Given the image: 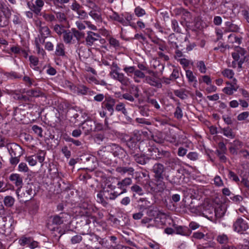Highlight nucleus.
Returning a JSON list of instances; mask_svg holds the SVG:
<instances>
[{"label": "nucleus", "instance_id": "obj_32", "mask_svg": "<svg viewBox=\"0 0 249 249\" xmlns=\"http://www.w3.org/2000/svg\"><path fill=\"white\" fill-rule=\"evenodd\" d=\"M71 31L72 32L73 37H74L78 41H79L81 39L84 38L85 33L83 32L79 31L74 28H71Z\"/></svg>", "mask_w": 249, "mask_h": 249}, {"label": "nucleus", "instance_id": "obj_16", "mask_svg": "<svg viewBox=\"0 0 249 249\" xmlns=\"http://www.w3.org/2000/svg\"><path fill=\"white\" fill-rule=\"evenodd\" d=\"M237 80L234 79L233 82L231 84H230L227 82V84L230 85L229 87H227L223 89V91L228 95H232L234 91H236L239 86L236 84Z\"/></svg>", "mask_w": 249, "mask_h": 249}, {"label": "nucleus", "instance_id": "obj_53", "mask_svg": "<svg viewBox=\"0 0 249 249\" xmlns=\"http://www.w3.org/2000/svg\"><path fill=\"white\" fill-rule=\"evenodd\" d=\"M217 241L221 244H226L228 242L229 239L226 234H223L217 236Z\"/></svg>", "mask_w": 249, "mask_h": 249}, {"label": "nucleus", "instance_id": "obj_31", "mask_svg": "<svg viewBox=\"0 0 249 249\" xmlns=\"http://www.w3.org/2000/svg\"><path fill=\"white\" fill-rule=\"evenodd\" d=\"M145 74L142 71L136 69L134 74L133 79L136 83H140L141 82L140 79H145Z\"/></svg>", "mask_w": 249, "mask_h": 249}, {"label": "nucleus", "instance_id": "obj_45", "mask_svg": "<svg viewBox=\"0 0 249 249\" xmlns=\"http://www.w3.org/2000/svg\"><path fill=\"white\" fill-rule=\"evenodd\" d=\"M163 223L161 221L159 217H156L154 219H152V222L148 224L147 228H149L151 226H155L156 227H160L163 225Z\"/></svg>", "mask_w": 249, "mask_h": 249}, {"label": "nucleus", "instance_id": "obj_33", "mask_svg": "<svg viewBox=\"0 0 249 249\" xmlns=\"http://www.w3.org/2000/svg\"><path fill=\"white\" fill-rule=\"evenodd\" d=\"M155 184L158 188L159 192H162L165 188V183L163 181L164 178H154Z\"/></svg>", "mask_w": 249, "mask_h": 249}, {"label": "nucleus", "instance_id": "obj_17", "mask_svg": "<svg viewBox=\"0 0 249 249\" xmlns=\"http://www.w3.org/2000/svg\"><path fill=\"white\" fill-rule=\"evenodd\" d=\"M95 126V123L91 120L86 121L82 124V129L85 131L86 135L93 131Z\"/></svg>", "mask_w": 249, "mask_h": 249}, {"label": "nucleus", "instance_id": "obj_14", "mask_svg": "<svg viewBox=\"0 0 249 249\" xmlns=\"http://www.w3.org/2000/svg\"><path fill=\"white\" fill-rule=\"evenodd\" d=\"M136 140V138L132 137L130 138L126 142V145L130 150V154L131 155L136 152L139 151V145Z\"/></svg>", "mask_w": 249, "mask_h": 249}, {"label": "nucleus", "instance_id": "obj_38", "mask_svg": "<svg viewBox=\"0 0 249 249\" xmlns=\"http://www.w3.org/2000/svg\"><path fill=\"white\" fill-rule=\"evenodd\" d=\"M89 15L97 22H102V19L100 14L97 13L96 9H92L89 13Z\"/></svg>", "mask_w": 249, "mask_h": 249}, {"label": "nucleus", "instance_id": "obj_60", "mask_svg": "<svg viewBox=\"0 0 249 249\" xmlns=\"http://www.w3.org/2000/svg\"><path fill=\"white\" fill-rule=\"evenodd\" d=\"M135 15L138 17H142L145 15L146 13L145 10L140 6H137L134 10Z\"/></svg>", "mask_w": 249, "mask_h": 249}, {"label": "nucleus", "instance_id": "obj_21", "mask_svg": "<svg viewBox=\"0 0 249 249\" xmlns=\"http://www.w3.org/2000/svg\"><path fill=\"white\" fill-rule=\"evenodd\" d=\"M116 171L121 174V175H124L127 173L128 175H131L133 176L134 172V169L131 167H118L116 169Z\"/></svg>", "mask_w": 249, "mask_h": 249}, {"label": "nucleus", "instance_id": "obj_15", "mask_svg": "<svg viewBox=\"0 0 249 249\" xmlns=\"http://www.w3.org/2000/svg\"><path fill=\"white\" fill-rule=\"evenodd\" d=\"M9 179L18 188L19 190L23 185V178L18 174H12L9 177Z\"/></svg>", "mask_w": 249, "mask_h": 249}, {"label": "nucleus", "instance_id": "obj_64", "mask_svg": "<svg viewBox=\"0 0 249 249\" xmlns=\"http://www.w3.org/2000/svg\"><path fill=\"white\" fill-rule=\"evenodd\" d=\"M104 139L105 136L102 134H96L94 137V142L99 144H101V143L104 141Z\"/></svg>", "mask_w": 249, "mask_h": 249}, {"label": "nucleus", "instance_id": "obj_42", "mask_svg": "<svg viewBox=\"0 0 249 249\" xmlns=\"http://www.w3.org/2000/svg\"><path fill=\"white\" fill-rule=\"evenodd\" d=\"M25 192L29 196H31V198H32L36 194V190L35 189V187L33 184H29L27 185L26 187Z\"/></svg>", "mask_w": 249, "mask_h": 249}, {"label": "nucleus", "instance_id": "obj_9", "mask_svg": "<svg viewBox=\"0 0 249 249\" xmlns=\"http://www.w3.org/2000/svg\"><path fill=\"white\" fill-rule=\"evenodd\" d=\"M71 90L77 95H85L89 91V89L83 84H78L71 87Z\"/></svg>", "mask_w": 249, "mask_h": 249}, {"label": "nucleus", "instance_id": "obj_29", "mask_svg": "<svg viewBox=\"0 0 249 249\" xmlns=\"http://www.w3.org/2000/svg\"><path fill=\"white\" fill-rule=\"evenodd\" d=\"M90 207L91 204L90 202L87 199L82 200L80 204V208L85 211V212L83 213V215H85L87 216L89 215V213L88 211V210L89 209Z\"/></svg>", "mask_w": 249, "mask_h": 249}, {"label": "nucleus", "instance_id": "obj_6", "mask_svg": "<svg viewBox=\"0 0 249 249\" xmlns=\"http://www.w3.org/2000/svg\"><path fill=\"white\" fill-rule=\"evenodd\" d=\"M44 5V2L43 0H36L34 3L27 2L28 7L37 16L41 13V11Z\"/></svg>", "mask_w": 249, "mask_h": 249}, {"label": "nucleus", "instance_id": "obj_50", "mask_svg": "<svg viewBox=\"0 0 249 249\" xmlns=\"http://www.w3.org/2000/svg\"><path fill=\"white\" fill-rule=\"evenodd\" d=\"M53 30L58 35H61L63 34L65 32L66 30L64 29L63 25H60L59 24H55L53 27Z\"/></svg>", "mask_w": 249, "mask_h": 249}, {"label": "nucleus", "instance_id": "obj_23", "mask_svg": "<svg viewBox=\"0 0 249 249\" xmlns=\"http://www.w3.org/2000/svg\"><path fill=\"white\" fill-rule=\"evenodd\" d=\"M170 152L168 151L160 150L158 149V151H157V154L155 155V157H153V159L155 160H159L162 159L163 160L166 158H168L170 155Z\"/></svg>", "mask_w": 249, "mask_h": 249}, {"label": "nucleus", "instance_id": "obj_18", "mask_svg": "<svg viewBox=\"0 0 249 249\" xmlns=\"http://www.w3.org/2000/svg\"><path fill=\"white\" fill-rule=\"evenodd\" d=\"M191 232V231L186 226H175V233L176 234L189 236Z\"/></svg>", "mask_w": 249, "mask_h": 249}, {"label": "nucleus", "instance_id": "obj_41", "mask_svg": "<svg viewBox=\"0 0 249 249\" xmlns=\"http://www.w3.org/2000/svg\"><path fill=\"white\" fill-rule=\"evenodd\" d=\"M140 90L138 86L131 85L130 93L133 95L135 98H139L140 96Z\"/></svg>", "mask_w": 249, "mask_h": 249}, {"label": "nucleus", "instance_id": "obj_5", "mask_svg": "<svg viewBox=\"0 0 249 249\" xmlns=\"http://www.w3.org/2000/svg\"><path fill=\"white\" fill-rule=\"evenodd\" d=\"M152 171L154 173V178H164L165 174V167L162 164L155 163L152 167Z\"/></svg>", "mask_w": 249, "mask_h": 249}, {"label": "nucleus", "instance_id": "obj_19", "mask_svg": "<svg viewBox=\"0 0 249 249\" xmlns=\"http://www.w3.org/2000/svg\"><path fill=\"white\" fill-rule=\"evenodd\" d=\"M55 55L63 58L66 56L65 46L63 43L59 42L57 44L55 47Z\"/></svg>", "mask_w": 249, "mask_h": 249}, {"label": "nucleus", "instance_id": "obj_24", "mask_svg": "<svg viewBox=\"0 0 249 249\" xmlns=\"http://www.w3.org/2000/svg\"><path fill=\"white\" fill-rule=\"evenodd\" d=\"M65 215H68L66 213H60L58 215H54L53 217L52 223L53 224L60 225L65 221Z\"/></svg>", "mask_w": 249, "mask_h": 249}, {"label": "nucleus", "instance_id": "obj_39", "mask_svg": "<svg viewBox=\"0 0 249 249\" xmlns=\"http://www.w3.org/2000/svg\"><path fill=\"white\" fill-rule=\"evenodd\" d=\"M108 41L109 42V44L115 49H118L120 47V42L116 38L112 36H110L108 39Z\"/></svg>", "mask_w": 249, "mask_h": 249}, {"label": "nucleus", "instance_id": "obj_51", "mask_svg": "<svg viewBox=\"0 0 249 249\" xmlns=\"http://www.w3.org/2000/svg\"><path fill=\"white\" fill-rule=\"evenodd\" d=\"M56 19H57L60 22H64L67 21V17L64 13L60 12H55Z\"/></svg>", "mask_w": 249, "mask_h": 249}, {"label": "nucleus", "instance_id": "obj_11", "mask_svg": "<svg viewBox=\"0 0 249 249\" xmlns=\"http://www.w3.org/2000/svg\"><path fill=\"white\" fill-rule=\"evenodd\" d=\"M116 100L110 96H107L105 98V101L102 103L106 109L110 112V114H113L114 109V106L115 105Z\"/></svg>", "mask_w": 249, "mask_h": 249}, {"label": "nucleus", "instance_id": "obj_3", "mask_svg": "<svg viewBox=\"0 0 249 249\" xmlns=\"http://www.w3.org/2000/svg\"><path fill=\"white\" fill-rule=\"evenodd\" d=\"M97 157L105 163L109 164L111 161V154L105 146L97 151Z\"/></svg>", "mask_w": 249, "mask_h": 249}, {"label": "nucleus", "instance_id": "obj_46", "mask_svg": "<svg viewBox=\"0 0 249 249\" xmlns=\"http://www.w3.org/2000/svg\"><path fill=\"white\" fill-rule=\"evenodd\" d=\"M3 202L5 206L11 207L14 205L15 199L11 196H6L5 197Z\"/></svg>", "mask_w": 249, "mask_h": 249}, {"label": "nucleus", "instance_id": "obj_48", "mask_svg": "<svg viewBox=\"0 0 249 249\" xmlns=\"http://www.w3.org/2000/svg\"><path fill=\"white\" fill-rule=\"evenodd\" d=\"M115 110L117 111H121L124 115H126L127 113L125 105L124 103L120 102L115 107Z\"/></svg>", "mask_w": 249, "mask_h": 249}, {"label": "nucleus", "instance_id": "obj_35", "mask_svg": "<svg viewBox=\"0 0 249 249\" xmlns=\"http://www.w3.org/2000/svg\"><path fill=\"white\" fill-rule=\"evenodd\" d=\"M39 15L42 16L44 19L47 22H51L56 20L55 17L52 14L41 13Z\"/></svg>", "mask_w": 249, "mask_h": 249}, {"label": "nucleus", "instance_id": "obj_57", "mask_svg": "<svg viewBox=\"0 0 249 249\" xmlns=\"http://www.w3.org/2000/svg\"><path fill=\"white\" fill-rule=\"evenodd\" d=\"M199 82L206 83L207 85H210L212 83V79L208 75H203L199 78Z\"/></svg>", "mask_w": 249, "mask_h": 249}, {"label": "nucleus", "instance_id": "obj_30", "mask_svg": "<svg viewBox=\"0 0 249 249\" xmlns=\"http://www.w3.org/2000/svg\"><path fill=\"white\" fill-rule=\"evenodd\" d=\"M39 30L41 36V38L43 39L42 43H44L45 38L50 35L51 31L47 26H41L40 25Z\"/></svg>", "mask_w": 249, "mask_h": 249}, {"label": "nucleus", "instance_id": "obj_34", "mask_svg": "<svg viewBox=\"0 0 249 249\" xmlns=\"http://www.w3.org/2000/svg\"><path fill=\"white\" fill-rule=\"evenodd\" d=\"M6 219L5 217L2 218V222L5 223H3L0 227V231L3 234H5L7 231L9 232V230H10L11 226V224L5 222Z\"/></svg>", "mask_w": 249, "mask_h": 249}, {"label": "nucleus", "instance_id": "obj_8", "mask_svg": "<svg viewBox=\"0 0 249 249\" xmlns=\"http://www.w3.org/2000/svg\"><path fill=\"white\" fill-rule=\"evenodd\" d=\"M87 36L85 38L86 43L87 46H91L96 41L101 38V36L97 33L92 31H88Z\"/></svg>", "mask_w": 249, "mask_h": 249}, {"label": "nucleus", "instance_id": "obj_63", "mask_svg": "<svg viewBox=\"0 0 249 249\" xmlns=\"http://www.w3.org/2000/svg\"><path fill=\"white\" fill-rule=\"evenodd\" d=\"M222 74L228 78H232L234 75V72L231 70L226 69L222 71Z\"/></svg>", "mask_w": 249, "mask_h": 249}, {"label": "nucleus", "instance_id": "obj_37", "mask_svg": "<svg viewBox=\"0 0 249 249\" xmlns=\"http://www.w3.org/2000/svg\"><path fill=\"white\" fill-rule=\"evenodd\" d=\"M180 106V103L178 102V106L176 108V110L174 112V117L178 120H181L183 117L182 110Z\"/></svg>", "mask_w": 249, "mask_h": 249}, {"label": "nucleus", "instance_id": "obj_26", "mask_svg": "<svg viewBox=\"0 0 249 249\" xmlns=\"http://www.w3.org/2000/svg\"><path fill=\"white\" fill-rule=\"evenodd\" d=\"M226 211V208L225 205H218L214 209L215 215L216 218L222 217L225 214Z\"/></svg>", "mask_w": 249, "mask_h": 249}, {"label": "nucleus", "instance_id": "obj_36", "mask_svg": "<svg viewBox=\"0 0 249 249\" xmlns=\"http://www.w3.org/2000/svg\"><path fill=\"white\" fill-rule=\"evenodd\" d=\"M28 95L32 97H37L43 96V93L38 89H32L27 91Z\"/></svg>", "mask_w": 249, "mask_h": 249}, {"label": "nucleus", "instance_id": "obj_25", "mask_svg": "<svg viewBox=\"0 0 249 249\" xmlns=\"http://www.w3.org/2000/svg\"><path fill=\"white\" fill-rule=\"evenodd\" d=\"M135 161L141 165L145 164L149 160V159L145 157V155L141 154H136L133 155Z\"/></svg>", "mask_w": 249, "mask_h": 249}, {"label": "nucleus", "instance_id": "obj_61", "mask_svg": "<svg viewBox=\"0 0 249 249\" xmlns=\"http://www.w3.org/2000/svg\"><path fill=\"white\" fill-rule=\"evenodd\" d=\"M139 202H142V204L140 205L141 208L142 209H146L147 207H148L150 204V203L149 201H148L147 200H146V198H141L139 201Z\"/></svg>", "mask_w": 249, "mask_h": 249}, {"label": "nucleus", "instance_id": "obj_2", "mask_svg": "<svg viewBox=\"0 0 249 249\" xmlns=\"http://www.w3.org/2000/svg\"><path fill=\"white\" fill-rule=\"evenodd\" d=\"M248 228L247 222L241 217L238 218L233 224L234 231L240 233H243Z\"/></svg>", "mask_w": 249, "mask_h": 249}, {"label": "nucleus", "instance_id": "obj_54", "mask_svg": "<svg viewBox=\"0 0 249 249\" xmlns=\"http://www.w3.org/2000/svg\"><path fill=\"white\" fill-rule=\"evenodd\" d=\"M1 11L6 18H9L11 16V11L8 7L7 6H2L1 7Z\"/></svg>", "mask_w": 249, "mask_h": 249}, {"label": "nucleus", "instance_id": "obj_20", "mask_svg": "<svg viewBox=\"0 0 249 249\" xmlns=\"http://www.w3.org/2000/svg\"><path fill=\"white\" fill-rule=\"evenodd\" d=\"M164 162L168 167L174 168L175 166L178 163V159L177 158L172 157L171 153L168 158L164 160Z\"/></svg>", "mask_w": 249, "mask_h": 249}, {"label": "nucleus", "instance_id": "obj_1", "mask_svg": "<svg viewBox=\"0 0 249 249\" xmlns=\"http://www.w3.org/2000/svg\"><path fill=\"white\" fill-rule=\"evenodd\" d=\"M116 186L111 183H107L102 190L97 194V196L101 202L105 199L114 200L118 196L121 195L119 191H116Z\"/></svg>", "mask_w": 249, "mask_h": 249}, {"label": "nucleus", "instance_id": "obj_62", "mask_svg": "<svg viewBox=\"0 0 249 249\" xmlns=\"http://www.w3.org/2000/svg\"><path fill=\"white\" fill-rule=\"evenodd\" d=\"M76 13L78 16L77 17L81 19H85L88 17L87 12L81 8Z\"/></svg>", "mask_w": 249, "mask_h": 249}, {"label": "nucleus", "instance_id": "obj_47", "mask_svg": "<svg viewBox=\"0 0 249 249\" xmlns=\"http://www.w3.org/2000/svg\"><path fill=\"white\" fill-rule=\"evenodd\" d=\"M5 75L10 79H20L21 78L22 75L15 71H11L10 72H6Z\"/></svg>", "mask_w": 249, "mask_h": 249}, {"label": "nucleus", "instance_id": "obj_10", "mask_svg": "<svg viewBox=\"0 0 249 249\" xmlns=\"http://www.w3.org/2000/svg\"><path fill=\"white\" fill-rule=\"evenodd\" d=\"M132 183V178H125L121 181L118 182V189L120 190L119 191L121 194H123L126 192V187Z\"/></svg>", "mask_w": 249, "mask_h": 249}, {"label": "nucleus", "instance_id": "obj_4", "mask_svg": "<svg viewBox=\"0 0 249 249\" xmlns=\"http://www.w3.org/2000/svg\"><path fill=\"white\" fill-rule=\"evenodd\" d=\"M148 73L152 74V76H146L144 82L157 88H161V83L160 80L155 76V73L151 70H148Z\"/></svg>", "mask_w": 249, "mask_h": 249}, {"label": "nucleus", "instance_id": "obj_22", "mask_svg": "<svg viewBox=\"0 0 249 249\" xmlns=\"http://www.w3.org/2000/svg\"><path fill=\"white\" fill-rule=\"evenodd\" d=\"M25 110L23 109L19 108L18 107H14L13 115L15 119L18 120H22V117L24 116Z\"/></svg>", "mask_w": 249, "mask_h": 249}, {"label": "nucleus", "instance_id": "obj_7", "mask_svg": "<svg viewBox=\"0 0 249 249\" xmlns=\"http://www.w3.org/2000/svg\"><path fill=\"white\" fill-rule=\"evenodd\" d=\"M7 149L11 156H20L22 154V148L16 143H10L6 145Z\"/></svg>", "mask_w": 249, "mask_h": 249}, {"label": "nucleus", "instance_id": "obj_13", "mask_svg": "<svg viewBox=\"0 0 249 249\" xmlns=\"http://www.w3.org/2000/svg\"><path fill=\"white\" fill-rule=\"evenodd\" d=\"M106 146L110 154L113 155L114 157L119 156L123 153V149L116 144L111 143Z\"/></svg>", "mask_w": 249, "mask_h": 249}, {"label": "nucleus", "instance_id": "obj_59", "mask_svg": "<svg viewBox=\"0 0 249 249\" xmlns=\"http://www.w3.org/2000/svg\"><path fill=\"white\" fill-rule=\"evenodd\" d=\"M29 61L30 62V66L31 68H33L34 66H37L39 62L38 58L34 55H31L29 56Z\"/></svg>", "mask_w": 249, "mask_h": 249}, {"label": "nucleus", "instance_id": "obj_12", "mask_svg": "<svg viewBox=\"0 0 249 249\" xmlns=\"http://www.w3.org/2000/svg\"><path fill=\"white\" fill-rule=\"evenodd\" d=\"M113 74L110 75L111 77L115 80H118L122 85L124 86H127L129 84V79L124 76L123 73H120L119 72H116V71L113 72Z\"/></svg>", "mask_w": 249, "mask_h": 249}, {"label": "nucleus", "instance_id": "obj_52", "mask_svg": "<svg viewBox=\"0 0 249 249\" xmlns=\"http://www.w3.org/2000/svg\"><path fill=\"white\" fill-rule=\"evenodd\" d=\"M31 237H22L19 240V243L21 246L27 245L29 246L30 243H31Z\"/></svg>", "mask_w": 249, "mask_h": 249}, {"label": "nucleus", "instance_id": "obj_43", "mask_svg": "<svg viewBox=\"0 0 249 249\" xmlns=\"http://www.w3.org/2000/svg\"><path fill=\"white\" fill-rule=\"evenodd\" d=\"M186 76L189 82H194L196 84L197 82L196 77L190 70H186Z\"/></svg>", "mask_w": 249, "mask_h": 249}, {"label": "nucleus", "instance_id": "obj_27", "mask_svg": "<svg viewBox=\"0 0 249 249\" xmlns=\"http://www.w3.org/2000/svg\"><path fill=\"white\" fill-rule=\"evenodd\" d=\"M73 37V34L71 30H66L63 34V41L66 44H71L72 43Z\"/></svg>", "mask_w": 249, "mask_h": 249}, {"label": "nucleus", "instance_id": "obj_49", "mask_svg": "<svg viewBox=\"0 0 249 249\" xmlns=\"http://www.w3.org/2000/svg\"><path fill=\"white\" fill-rule=\"evenodd\" d=\"M146 102L157 109H159L160 108V105L155 99L151 98L149 96H148L146 98Z\"/></svg>", "mask_w": 249, "mask_h": 249}, {"label": "nucleus", "instance_id": "obj_56", "mask_svg": "<svg viewBox=\"0 0 249 249\" xmlns=\"http://www.w3.org/2000/svg\"><path fill=\"white\" fill-rule=\"evenodd\" d=\"M223 134L227 137L232 139L234 137L235 135L232 132V130L229 127L224 128L223 129Z\"/></svg>", "mask_w": 249, "mask_h": 249}, {"label": "nucleus", "instance_id": "obj_55", "mask_svg": "<svg viewBox=\"0 0 249 249\" xmlns=\"http://www.w3.org/2000/svg\"><path fill=\"white\" fill-rule=\"evenodd\" d=\"M196 66L201 73H205L206 72L207 68L204 61H199L197 62Z\"/></svg>", "mask_w": 249, "mask_h": 249}, {"label": "nucleus", "instance_id": "obj_58", "mask_svg": "<svg viewBox=\"0 0 249 249\" xmlns=\"http://www.w3.org/2000/svg\"><path fill=\"white\" fill-rule=\"evenodd\" d=\"M131 190L132 192H135L140 196L142 195L144 193L142 188L138 185L135 184L131 187Z\"/></svg>", "mask_w": 249, "mask_h": 249}, {"label": "nucleus", "instance_id": "obj_28", "mask_svg": "<svg viewBox=\"0 0 249 249\" xmlns=\"http://www.w3.org/2000/svg\"><path fill=\"white\" fill-rule=\"evenodd\" d=\"M226 26V31L227 32H238L240 29L239 27L230 21H227L225 23Z\"/></svg>", "mask_w": 249, "mask_h": 249}, {"label": "nucleus", "instance_id": "obj_44", "mask_svg": "<svg viewBox=\"0 0 249 249\" xmlns=\"http://www.w3.org/2000/svg\"><path fill=\"white\" fill-rule=\"evenodd\" d=\"M84 4L91 9H96L98 8L97 5L94 2V0H81Z\"/></svg>", "mask_w": 249, "mask_h": 249}, {"label": "nucleus", "instance_id": "obj_40", "mask_svg": "<svg viewBox=\"0 0 249 249\" xmlns=\"http://www.w3.org/2000/svg\"><path fill=\"white\" fill-rule=\"evenodd\" d=\"M228 42L231 44L237 43L240 44L241 42V39L234 34H230L228 36Z\"/></svg>", "mask_w": 249, "mask_h": 249}]
</instances>
